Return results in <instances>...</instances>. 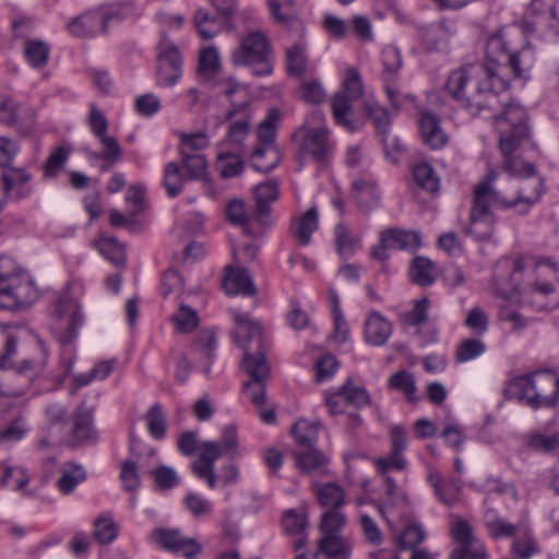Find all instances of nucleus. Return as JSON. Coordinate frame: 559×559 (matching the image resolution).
Instances as JSON below:
<instances>
[{"mask_svg": "<svg viewBox=\"0 0 559 559\" xmlns=\"http://www.w3.org/2000/svg\"><path fill=\"white\" fill-rule=\"evenodd\" d=\"M36 298V290L25 274H0V308L17 310L27 308Z\"/></svg>", "mask_w": 559, "mask_h": 559, "instance_id": "nucleus-10", "label": "nucleus"}, {"mask_svg": "<svg viewBox=\"0 0 559 559\" xmlns=\"http://www.w3.org/2000/svg\"><path fill=\"white\" fill-rule=\"evenodd\" d=\"M299 141L300 158L310 156L318 163H324L333 150L330 131L326 127H301L294 133Z\"/></svg>", "mask_w": 559, "mask_h": 559, "instance_id": "nucleus-12", "label": "nucleus"}, {"mask_svg": "<svg viewBox=\"0 0 559 559\" xmlns=\"http://www.w3.org/2000/svg\"><path fill=\"white\" fill-rule=\"evenodd\" d=\"M237 325L234 338L237 345L243 350V358L247 356L255 359L259 356L265 358L264 338L262 326L259 322L252 321L248 314L237 313L234 317Z\"/></svg>", "mask_w": 559, "mask_h": 559, "instance_id": "nucleus-14", "label": "nucleus"}, {"mask_svg": "<svg viewBox=\"0 0 559 559\" xmlns=\"http://www.w3.org/2000/svg\"><path fill=\"white\" fill-rule=\"evenodd\" d=\"M156 82L170 87L178 83L182 74V57L178 47L164 35L158 44Z\"/></svg>", "mask_w": 559, "mask_h": 559, "instance_id": "nucleus-13", "label": "nucleus"}, {"mask_svg": "<svg viewBox=\"0 0 559 559\" xmlns=\"http://www.w3.org/2000/svg\"><path fill=\"white\" fill-rule=\"evenodd\" d=\"M31 178V175L23 169H11L5 173L2 177L3 182H1L5 189V197L8 198L10 191H14L17 199L27 198L32 192L28 185Z\"/></svg>", "mask_w": 559, "mask_h": 559, "instance_id": "nucleus-41", "label": "nucleus"}, {"mask_svg": "<svg viewBox=\"0 0 559 559\" xmlns=\"http://www.w3.org/2000/svg\"><path fill=\"white\" fill-rule=\"evenodd\" d=\"M511 551L520 559H528L533 555L539 552V548L532 533L524 528L514 538L511 545Z\"/></svg>", "mask_w": 559, "mask_h": 559, "instance_id": "nucleus-55", "label": "nucleus"}, {"mask_svg": "<svg viewBox=\"0 0 559 559\" xmlns=\"http://www.w3.org/2000/svg\"><path fill=\"white\" fill-rule=\"evenodd\" d=\"M507 267H511L509 275L510 288L519 294H525L527 282L532 281L537 265H528L524 258H516L512 261L502 262Z\"/></svg>", "mask_w": 559, "mask_h": 559, "instance_id": "nucleus-27", "label": "nucleus"}, {"mask_svg": "<svg viewBox=\"0 0 559 559\" xmlns=\"http://www.w3.org/2000/svg\"><path fill=\"white\" fill-rule=\"evenodd\" d=\"M543 178L536 176V174L528 178L509 179L507 182L509 189L495 182V186L501 188L508 197H514L522 189H525L526 193L531 195L537 193L536 202L539 200L543 193Z\"/></svg>", "mask_w": 559, "mask_h": 559, "instance_id": "nucleus-48", "label": "nucleus"}, {"mask_svg": "<svg viewBox=\"0 0 559 559\" xmlns=\"http://www.w3.org/2000/svg\"><path fill=\"white\" fill-rule=\"evenodd\" d=\"M503 86V80L488 59L485 63L465 64L452 71L445 83L447 92L473 115L492 108L497 104L496 88Z\"/></svg>", "mask_w": 559, "mask_h": 559, "instance_id": "nucleus-2", "label": "nucleus"}, {"mask_svg": "<svg viewBox=\"0 0 559 559\" xmlns=\"http://www.w3.org/2000/svg\"><path fill=\"white\" fill-rule=\"evenodd\" d=\"M392 333L391 323L378 311L368 314L365 322V340L373 346L384 345Z\"/></svg>", "mask_w": 559, "mask_h": 559, "instance_id": "nucleus-25", "label": "nucleus"}, {"mask_svg": "<svg viewBox=\"0 0 559 559\" xmlns=\"http://www.w3.org/2000/svg\"><path fill=\"white\" fill-rule=\"evenodd\" d=\"M383 241L392 249L415 251L421 246L419 233L413 230L388 228L382 230Z\"/></svg>", "mask_w": 559, "mask_h": 559, "instance_id": "nucleus-36", "label": "nucleus"}, {"mask_svg": "<svg viewBox=\"0 0 559 559\" xmlns=\"http://www.w3.org/2000/svg\"><path fill=\"white\" fill-rule=\"evenodd\" d=\"M319 554H323L328 559H349L352 545L340 535L322 536L318 542V551L314 559Z\"/></svg>", "mask_w": 559, "mask_h": 559, "instance_id": "nucleus-32", "label": "nucleus"}, {"mask_svg": "<svg viewBox=\"0 0 559 559\" xmlns=\"http://www.w3.org/2000/svg\"><path fill=\"white\" fill-rule=\"evenodd\" d=\"M353 194L360 211L368 213L380 204V191L371 179H357L353 182Z\"/></svg>", "mask_w": 559, "mask_h": 559, "instance_id": "nucleus-28", "label": "nucleus"}, {"mask_svg": "<svg viewBox=\"0 0 559 559\" xmlns=\"http://www.w3.org/2000/svg\"><path fill=\"white\" fill-rule=\"evenodd\" d=\"M454 33V28L447 21H440L420 29L421 44L428 51H439L447 47Z\"/></svg>", "mask_w": 559, "mask_h": 559, "instance_id": "nucleus-23", "label": "nucleus"}, {"mask_svg": "<svg viewBox=\"0 0 559 559\" xmlns=\"http://www.w3.org/2000/svg\"><path fill=\"white\" fill-rule=\"evenodd\" d=\"M366 115L372 120L378 135L381 139L383 150L389 154V132L391 127V117L386 108L378 103H366L364 105Z\"/></svg>", "mask_w": 559, "mask_h": 559, "instance_id": "nucleus-31", "label": "nucleus"}, {"mask_svg": "<svg viewBox=\"0 0 559 559\" xmlns=\"http://www.w3.org/2000/svg\"><path fill=\"white\" fill-rule=\"evenodd\" d=\"M193 24L198 34L203 39H211L218 35L223 27L231 28V23L226 24L221 16L211 15L205 9H198L193 16Z\"/></svg>", "mask_w": 559, "mask_h": 559, "instance_id": "nucleus-34", "label": "nucleus"}, {"mask_svg": "<svg viewBox=\"0 0 559 559\" xmlns=\"http://www.w3.org/2000/svg\"><path fill=\"white\" fill-rule=\"evenodd\" d=\"M254 197L257 203V216L262 224L269 223V215L271 212L270 204L278 199V183L275 180H270L258 185L254 189Z\"/></svg>", "mask_w": 559, "mask_h": 559, "instance_id": "nucleus-29", "label": "nucleus"}, {"mask_svg": "<svg viewBox=\"0 0 559 559\" xmlns=\"http://www.w3.org/2000/svg\"><path fill=\"white\" fill-rule=\"evenodd\" d=\"M499 173L490 169L485 177L474 186L469 224L466 234L476 241L490 239L495 231V218L491 207L498 210L516 209L520 214H526L536 203L537 193L527 194L525 189L520 190L514 197L495 186Z\"/></svg>", "mask_w": 559, "mask_h": 559, "instance_id": "nucleus-1", "label": "nucleus"}, {"mask_svg": "<svg viewBox=\"0 0 559 559\" xmlns=\"http://www.w3.org/2000/svg\"><path fill=\"white\" fill-rule=\"evenodd\" d=\"M335 247L337 253L342 259L347 260L352 258L360 247V238L352 231V229L340 223L335 226Z\"/></svg>", "mask_w": 559, "mask_h": 559, "instance_id": "nucleus-40", "label": "nucleus"}, {"mask_svg": "<svg viewBox=\"0 0 559 559\" xmlns=\"http://www.w3.org/2000/svg\"><path fill=\"white\" fill-rule=\"evenodd\" d=\"M423 142L432 150L443 147L448 136L440 126V118L431 111H421L418 120Z\"/></svg>", "mask_w": 559, "mask_h": 559, "instance_id": "nucleus-21", "label": "nucleus"}, {"mask_svg": "<svg viewBox=\"0 0 559 559\" xmlns=\"http://www.w3.org/2000/svg\"><path fill=\"white\" fill-rule=\"evenodd\" d=\"M0 123L26 135L34 127L35 114L32 108L21 106L12 98H2L0 99Z\"/></svg>", "mask_w": 559, "mask_h": 559, "instance_id": "nucleus-18", "label": "nucleus"}, {"mask_svg": "<svg viewBox=\"0 0 559 559\" xmlns=\"http://www.w3.org/2000/svg\"><path fill=\"white\" fill-rule=\"evenodd\" d=\"M187 180H189L188 176L181 170L178 163L171 162L165 165L163 185L169 198L179 195Z\"/></svg>", "mask_w": 559, "mask_h": 559, "instance_id": "nucleus-49", "label": "nucleus"}, {"mask_svg": "<svg viewBox=\"0 0 559 559\" xmlns=\"http://www.w3.org/2000/svg\"><path fill=\"white\" fill-rule=\"evenodd\" d=\"M496 127L499 133V148L503 156L501 169L511 176L510 179L535 175L536 168L533 164L512 155L530 138L525 108L518 104L507 105L502 114L496 117Z\"/></svg>", "mask_w": 559, "mask_h": 559, "instance_id": "nucleus-3", "label": "nucleus"}, {"mask_svg": "<svg viewBox=\"0 0 559 559\" xmlns=\"http://www.w3.org/2000/svg\"><path fill=\"white\" fill-rule=\"evenodd\" d=\"M319 423H310L306 419L298 420L292 428V433L301 447L313 448L318 439Z\"/></svg>", "mask_w": 559, "mask_h": 559, "instance_id": "nucleus-54", "label": "nucleus"}, {"mask_svg": "<svg viewBox=\"0 0 559 559\" xmlns=\"http://www.w3.org/2000/svg\"><path fill=\"white\" fill-rule=\"evenodd\" d=\"M239 151L218 146L216 169L223 178H231L240 175L243 170V163Z\"/></svg>", "mask_w": 559, "mask_h": 559, "instance_id": "nucleus-37", "label": "nucleus"}, {"mask_svg": "<svg viewBox=\"0 0 559 559\" xmlns=\"http://www.w3.org/2000/svg\"><path fill=\"white\" fill-rule=\"evenodd\" d=\"M23 52L25 60L32 68L43 69L48 63L50 47L40 39H25Z\"/></svg>", "mask_w": 559, "mask_h": 559, "instance_id": "nucleus-43", "label": "nucleus"}, {"mask_svg": "<svg viewBox=\"0 0 559 559\" xmlns=\"http://www.w3.org/2000/svg\"><path fill=\"white\" fill-rule=\"evenodd\" d=\"M70 156V150L66 146H58L47 158L44 166V174L47 178L56 177L64 167Z\"/></svg>", "mask_w": 559, "mask_h": 559, "instance_id": "nucleus-60", "label": "nucleus"}, {"mask_svg": "<svg viewBox=\"0 0 559 559\" xmlns=\"http://www.w3.org/2000/svg\"><path fill=\"white\" fill-rule=\"evenodd\" d=\"M316 496L319 503L329 510H337L345 504V492L335 483L316 485Z\"/></svg>", "mask_w": 559, "mask_h": 559, "instance_id": "nucleus-42", "label": "nucleus"}, {"mask_svg": "<svg viewBox=\"0 0 559 559\" xmlns=\"http://www.w3.org/2000/svg\"><path fill=\"white\" fill-rule=\"evenodd\" d=\"M69 33L80 38H93L100 33V21L96 8L71 19L67 24Z\"/></svg>", "mask_w": 559, "mask_h": 559, "instance_id": "nucleus-26", "label": "nucleus"}, {"mask_svg": "<svg viewBox=\"0 0 559 559\" xmlns=\"http://www.w3.org/2000/svg\"><path fill=\"white\" fill-rule=\"evenodd\" d=\"M83 323L80 305L68 295L60 296L51 310L50 330L57 340L66 345L78 335V329Z\"/></svg>", "mask_w": 559, "mask_h": 559, "instance_id": "nucleus-9", "label": "nucleus"}, {"mask_svg": "<svg viewBox=\"0 0 559 559\" xmlns=\"http://www.w3.org/2000/svg\"><path fill=\"white\" fill-rule=\"evenodd\" d=\"M486 57L489 63L496 68L501 64H508L515 78H522L535 64L536 55L534 48L530 45H523L521 49L512 47V36L499 32L489 37L486 45Z\"/></svg>", "mask_w": 559, "mask_h": 559, "instance_id": "nucleus-5", "label": "nucleus"}, {"mask_svg": "<svg viewBox=\"0 0 559 559\" xmlns=\"http://www.w3.org/2000/svg\"><path fill=\"white\" fill-rule=\"evenodd\" d=\"M236 67H247L254 76H267L273 72L272 50L262 32H250L243 36L231 53Z\"/></svg>", "mask_w": 559, "mask_h": 559, "instance_id": "nucleus-6", "label": "nucleus"}, {"mask_svg": "<svg viewBox=\"0 0 559 559\" xmlns=\"http://www.w3.org/2000/svg\"><path fill=\"white\" fill-rule=\"evenodd\" d=\"M382 81L391 106L399 110L406 104H413L415 97L411 94H402L399 88V72L403 61L401 52L395 46L389 45L382 49Z\"/></svg>", "mask_w": 559, "mask_h": 559, "instance_id": "nucleus-11", "label": "nucleus"}, {"mask_svg": "<svg viewBox=\"0 0 559 559\" xmlns=\"http://www.w3.org/2000/svg\"><path fill=\"white\" fill-rule=\"evenodd\" d=\"M317 229L318 211L316 207H310L293 222L290 233L300 246H307L311 241V235Z\"/></svg>", "mask_w": 559, "mask_h": 559, "instance_id": "nucleus-35", "label": "nucleus"}, {"mask_svg": "<svg viewBox=\"0 0 559 559\" xmlns=\"http://www.w3.org/2000/svg\"><path fill=\"white\" fill-rule=\"evenodd\" d=\"M100 21V33L107 34L110 26L121 23L127 17L123 4H103L96 8Z\"/></svg>", "mask_w": 559, "mask_h": 559, "instance_id": "nucleus-53", "label": "nucleus"}, {"mask_svg": "<svg viewBox=\"0 0 559 559\" xmlns=\"http://www.w3.org/2000/svg\"><path fill=\"white\" fill-rule=\"evenodd\" d=\"M217 444L222 451V455H226L230 460L240 456V452L238 450V436L235 426L228 425L224 428L221 441Z\"/></svg>", "mask_w": 559, "mask_h": 559, "instance_id": "nucleus-63", "label": "nucleus"}, {"mask_svg": "<svg viewBox=\"0 0 559 559\" xmlns=\"http://www.w3.org/2000/svg\"><path fill=\"white\" fill-rule=\"evenodd\" d=\"M227 123L226 136L218 143V146L242 152L243 141L250 133L251 115L248 107L242 104L225 114Z\"/></svg>", "mask_w": 559, "mask_h": 559, "instance_id": "nucleus-16", "label": "nucleus"}, {"mask_svg": "<svg viewBox=\"0 0 559 559\" xmlns=\"http://www.w3.org/2000/svg\"><path fill=\"white\" fill-rule=\"evenodd\" d=\"M201 453L198 461L192 463L193 474L200 478H206L212 472H214L215 461L222 456V451L214 441H203L200 444Z\"/></svg>", "mask_w": 559, "mask_h": 559, "instance_id": "nucleus-30", "label": "nucleus"}, {"mask_svg": "<svg viewBox=\"0 0 559 559\" xmlns=\"http://www.w3.org/2000/svg\"><path fill=\"white\" fill-rule=\"evenodd\" d=\"M216 348L215 334L210 331H201L194 343L191 346L192 353L199 355L205 360L204 373L209 374L211 371V364L214 359V352Z\"/></svg>", "mask_w": 559, "mask_h": 559, "instance_id": "nucleus-46", "label": "nucleus"}, {"mask_svg": "<svg viewBox=\"0 0 559 559\" xmlns=\"http://www.w3.org/2000/svg\"><path fill=\"white\" fill-rule=\"evenodd\" d=\"M411 281L419 286H428L435 282V265L425 257L417 255L412 260Z\"/></svg>", "mask_w": 559, "mask_h": 559, "instance_id": "nucleus-50", "label": "nucleus"}, {"mask_svg": "<svg viewBox=\"0 0 559 559\" xmlns=\"http://www.w3.org/2000/svg\"><path fill=\"white\" fill-rule=\"evenodd\" d=\"M118 535V525L109 515H100L94 522V537L100 544L112 543Z\"/></svg>", "mask_w": 559, "mask_h": 559, "instance_id": "nucleus-57", "label": "nucleus"}, {"mask_svg": "<svg viewBox=\"0 0 559 559\" xmlns=\"http://www.w3.org/2000/svg\"><path fill=\"white\" fill-rule=\"evenodd\" d=\"M485 525L495 539L516 537L524 530L522 525L512 524L492 511L486 513Z\"/></svg>", "mask_w": 559, "mask_h": 559, "instance_id": "nucleus-39", "label": "nucleus"}, {"mask_svg": "<svg viewBox=\"0 0 559 559\" xmlns=\"http://www.w3.org/2000/svg\"><path fill=\"white\" fill-rule=\"evenodd\" d=\"M513 394L527 406L537 409L554 406L559 397V377L550 370L535 371L514 378L510 383Z\"/></svg>", "mask_w": 559, "mask_h": 559, "instance_id": "nucleus-4", "label": "nucleus"}, {"mask_svg": "<svg viewBox=\"0 0 559 559\" xmlns=\"http://www.w3.org/2000/svg\"><path fill=\"white\" fill-rule=\"evenodd\" d=\"M150 536L163 548L181 554L187 559H195L201 552V546L192 538H185L178 530L156 528Z\"/></svg>", "mask_w": 559, "mask_h": 559, "instance_id": "nucleus-19", "label": "nucleus"}, {"mask_svg": "<svg viewBox=\"0 0 559 559\" xmlns=\"http://www.w3.org/2000/svg\"><path fill=\"white\" fill-rule=\"evenodd\" d=\"M345 515L337 510H329L322 515L320 530L322 536L326 535H338V532L345 525Z\"/></svg>", "mask_w": 559, "mask_h": 559, "instance_id": "nucleus-64", "label": "nucleus"}, {"mask_svg": "<svg viewBox=\"0 0 559 559\" xmlns=\"http://www.w3.org/2000/svg\"><path fill=\"white\" fill-rule=\"evenodd\" d=\"M242 370L250 377L243 383V392L257 406H262L265 400V380L270 373L266 358L259 356L253 359L247 356L241 362Z\"/></svg>", "mask_w": 559, "mask_h": 559, "instance_id": "nucleus-17", "label": "nucleus"}, {"mask_svg": "<svg viewBox=\"0 0 559 559\" xmlns=\"http://www.w3.org/2000/svg\"><path fill=\"white\" fill-rule=\"evenodd\" d=\"M295 460L298 468L305 474L321 475L328 472V457L313 448L296 452Z\"/></svg>", "mask_w": 559, "mask_h": 559, "instance_id": "nucleus-33", "label": "nucleus"}, {"mask_svg": "<svg viewBox=\"0 0 559 559\" xmlns=\"http://www.w3.org/2000/svg\"><path fill=\"white\" fill-rule=\"evenodd\" d=\"M61 476L56 486L63 495L71 493L75 487L85 480L86 472L82 465L75 463H67L61 467Z\"/></svg>", "mask_w": 559, "mask_h": 559, "instance_id": "nucleus-44", "label": "nucleus"}, {"mask_svg": "<svg viewBox=\"0 0 559 559\" xmlns=\"http://www.w3.org/2000/svg\"><path fill=\"white\" fill-rule=\"evenodd\" d=\"M427 480L441 502L447 506H453L457 502L462 489L460 478L452 477L444 480L438 469L429 468Z\"/></svg>", "mask_w": 559, "mask_h": 559, "instance_id": "nucleus-22", "label": "nucleus"}, {"mask_svg": "<svg viewBox=\"0 0 559 559\" xmlns=\"http://www.w3.org/2000/svg\"><path fill=\"white\" fill-rule=\"evenodd\" d=\"M280 116L277 109H271L259 126L260 146L255 147L251 154V166L257 171L264 174L272 171L280 162L278 150L275 147L276 122Z\"/></svg>", "mask_w": 559, "mask_h": 559, "instance_id": "nucleus-7", "label": "nucleus"}, {"mask_svg": "<svg viewBox=\"0 0 559 559\" xmlns=\"http://www.w3.org/2000/svg\"><path fill=\"white\" fill-rule=\"evenodd\" d=\"M486 350V345L478 338L463 341L455 350V359L459 362H466L477 358Z\"/></svg>", "mask_w": 559, "mask_h": 559, "instance_id": "nucleus-59", "label": "nucleus"}, {"mask_svg": "<svg viewBox=\"0 0 559 559\" xmlns=\"http://www.w3.org/2000/svg\"><path fill=\"white\" fill-rule=\"evenodd\" d=\"M344 91L336 93L332 100V112L335 122L349 132L358 129V121L352 112L350 102L359 99L364 94L361 76L358 71L350 68L346 71L343 83Z\"/></svg>", "mask_w": 559, "mask_h": 559, "instance_id": "nucleus-8", "label": "nucleus"}, {"mask_svg": "<svg viewBox=\"0 0 559 559\" xmlns=\"http://www.w3.org/2000/svg\"><path fill=\"white\" fill-rule=\"evenodd\" d=\"M269 10L273 20L287 28L305 31L302 21L297 16L294 0H267Z\"/></svg>", "mask_w": 559, "mask_h": 559, "instance_id": "nucleus-24", "label": "nucleus"}, {"mask_svg": "<svg viewBox=\"0 0 559 559\" xmlns=\"http://www.w3.org/2000/svg\"><path fill=\"white\" fill-rule=\"evenodd\" d=\"M523 442L531 451L550 453L559 448V435L532 431L523 437Z\"/></svg>", "mask_w": 559, "mask_h": 559, "instance_id": "nucleus-47", "label": "nucleus"}, {"mask_svg": "<svg viewBox=\"0 0 559 559\" xmlns=\"http://www.w3.org/2000/svg\"><path fill=\"white\" fill-rule=\"evenodd\" d=\"M325 406L332 416L344 413L346 406L361 408L369 405L370 396L364 386L354 384L348 378L336 391L324 393Z\"/></svg>", "mask_w": 559, "mask_h": 559, "instance_id": "nucleus-15", "label": "nucleus"}, {"mask_svg": "<svg viewBox=\"0 0 559 559\" xmlns=\"http://www.w3.org/2000/svg\"><path fill=\"white\" fill-rule=\"evenodd\" d=\"M156 488L159 490H169L179 484V477L173 467L159 465L150 471Z\"/></svg>", "mask_w": 559, "mask_h": 559, "instance_id": "nucleus-58", "label": "nucleus"}, {"mask_svg": "<svg viewBox=\"0 0 559 559\" xmlns=\"http://www.w3.org/2000/svg\"><path fill=\"white\" fill-rule=\"evenodd\" d=\"M308 67L307 46L300 40L286 49V69L290 75L301 76Z\"/></svg>", "mask_w": 559, "mask_h": 559, "instance_id": "nucleus-45", "label": "nucleus"}, {"mask_svg": "<svg viewBox=\"0 0 559 559\" xmlns=\"http://www.w3.org/2000/svg\"><path fill=\"white\" fill-rule=\"evenodd\" d=\"M223 288L227 295H242L252 297L257 294V287L246 267L226 266Z\"/></svg>", "mask_w": 559, "mask_h": 559, "instance_id": "nucleus-20", "label": "nucleus"}, {"mask_svg": "<svg viewBox=\"0 0 559 559\" xmlns=\"http://www.w3.org/2000/svg\"><path fill=\"white\" fill-rule=\"evenodd\" d=\"M181 163L189 180H201L206 175L207 163L205 156L198 153H190L180 148Z\"/></svg>", "mask_w": 559, "mask_h": 559, "instance_id": "nucleus-52", "label": "nucleus"}, {"mask_svg": "<svg viewBox=\"0 0 559 559\" xmlns=\"http://www.w3.org/2000/svg\"><path fill=\"white\" fill-rule=\"evenodd\" d=\"M93 414L85 404L78 406L73 414L71 435L76 443H83L93 438Z\"/></svg>", "mask_w": 559, "mask_h": 559, "instance_id": "nucleus-38", "label": "nucleus"}, {"mask_svg": "<svg viewBox=\"0 0 559 559\" xmlns=\"http://www.w3.org/2000/svg\"><path fill=\"white\" fill-rule=\"evenodd\" d=\"M389 386L391 389H394V390H397V391L404 393L409 402L417 401V397L415 395L416 394L415 378L411 372H408L406 370H401V371H397L396 373L392 374L389 379Z\"/></svg>", "mask_w": 559, "mask_h": 559, "instance_id": "nucleus-56", "label": "nucleus"}, {"mask_svg": "<svg viewBox=\"0 0 559 559\" xmlns=\"http://www.w3.org/2000/svg\"><path fill=\"white\" fill-rule=\"evenodd\" d=\"M426 537L420 525L411 524L397 537L399 549H415Z\"/></svg>", "mask_w": 559, "mask_h": 559, "instance_id": "nucleus-62", "label": "nucleus"}, {"mask_svg": "<svg viewBox=\"0 0 559 559\" xmlns=\"http://www.w3.org/2000/svg\"><path fill=\"white\" fill-rule=\"evenodd\" d=\"M413 179L415 183L430 193L439 190V177L436 175L432 166L427 162H421L413 166Z\"/></svg>", "mask_w": 559, "mask_h": 559, "instance_id": "nucleus-51", "label": "nucleus"}, {"mask_svg": "<svg viewBox=\"0 0 559 559\" xmlns=\"http://www.w3.org/2000/svg\"><path fill=\"white\" fill-rule=\"evenodd\" d=\"M147 429L155 439L164 438L166 433V417L159 404H154L146 414Z\"/></svg>", "mask_w": 559, "mask_h": 559, "instance_id": "nucleus-61", "label": "nucleus"}]
</instances>
